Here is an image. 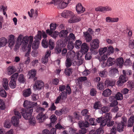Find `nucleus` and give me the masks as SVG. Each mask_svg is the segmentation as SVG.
<instances>
[{
    "instance_id": "obj_30",
    "label": "nucleus",
    "mask_w": 134,
    "mask_h": 134,
    "mask_svg": "<svg viewBox=\"0 0 134 134\" xmlns=\"http://www.w3.org/2000/svg\"><path fill=\"white\" fill-rule=\"evenodd\" d=\"M15 67L13 66H10L7 68L8 74L10 75L14 73L16 71L15 70Z\"/></svg>"
},
{
    "instance_id": "obj_63",
    "label": "nucleus",
    "mask_w": 134,
    "mask_h": 134,
    "mask_svg": "<svg viewBox=\"0 0 134 134\" xmlns=\"http://www.w3.org/2000/svg\"><path fill=\"white\" fill-rule=\"evenodd\" d=\"M35 120V118H34L33 116H32V118H31V119L29 120V122L31 125H35L36 122Z\"/></svg>"
},
{
    "instance_id": "obj_46",
    "label": "nucleus",
    "mask_w": 134,
    "mask_h": 134,
    "mask_svg": "<svg viewBox=\"0 0 134 134\" xmlns=\"http://www.w3.org/2000/svg\"><path fill=\"white\" fill-rule=\"evenodd\" d=\"M87 131V129L85 128H80L78 132V134H85Z\"/></svg>"
},
{
    "instance_id": "obj_45",
    "label": "nucleus",
    "mask_w": 134,
    "mask_h": 134,
    "mask_svg": "<svg viewBox=\"0 0 134 134\" xmlns=\"http://www.w3.org/2000/svg\"><path fill=\"white\" fill-rule=\"evenodd\" d=\"M0 96L4 98L7 97V95L6 92L3 88L0 89Z\"/></svg>"
},
{
    "instance_id": "obj_20",
    "label": "nucleus",
    "mask_w": 134,
    "mask_h": 134,
    "mask_svg": "<svg viewBox=\"0 0 134 134\" xmlns=\"http://www.w3.org/2000/svg\"><path fill=\"white\" fill-rule=\"evenodd\" d=\"M115 83V81L112 79H107L105 82V85L107 87H112L114 85Z\"/></svg>"
},
{
    "instance_id": "obj_24",
    "label": "nucleus",
    "mask_w": 134,
    "mask_h": 134,
    "mask_svg": "<svg viewBox=\"0 0 134 134\" xmlns=\"http://www.w3.org/2000/svg\"><path fill=\"white\" fill-rule=\"evenodd\" d=\"M134 122V116H131L127 121V127H131L133 126Z\"/></svg>"
},
{
    "instance_id": "obj_29",
    "label": "nucleus",
    "mask_w": 134,
    "mask_h": 134,
    "mask_svg": "<svg viewBox=\"0 0 134 134\" xmlns=\"http://www.w3.org/2000/svg\"><path fill=\"white\" fill-rule=\"evenodd\" d=\"M3 86L5 90H7L9 89L8 80L7 79L5 78L3 79Z\"/></svg>"
},
{
    "instance_id": "obj_5",
    "label": "nucleus",
    "mask_w": 134,
    "mask_h": 134,
    "mask_svg": "<svg viewBox=\"0 0 134 134\" xmlns=\"http://www.w3.org/2000/svg\"><path fill=\"white\" fill-rule=\"evenodd\" d=\"M42 46L45 48H47L49 47V49L51 50L53 49L55 46L54 42L52 41L51 39H49L48 42L47 40H44V39H43L42 42Z\"/></svg>"
},
{
    "instance_id": "obj_34",
    "label": "nucleus",
    "mask_w": 134,
    "mask_h": 134,
    "mask_svg": "<svg viewBox=\"0 0 134 134\" xmlns=\"http://www.w3.org/2000/svg\"><path fill=\"white\" fill-rule=\"evenodd\" d=\"M101 104L100 102L97 101H96L93 104V108L96 110L99 109L101 107Z\"/></svg>"
},
{
    "instance_id": "obj_17",
    "label": "nucleus",
    "mask_w": 134,
    "mask_h": 134,
    "mask_svg": "<svg viewBox=\"0 0 134 134\" xmlns=\"http://www.w3.org/2000/svg\"><path fill=\"white\" fill-rule=\"evenodd\" d=\"M89 48L86 43H83L82 44L81 51L83 54H85L88 53Z\"/></svg>"
},
{
    "instance_id": "obj_7",
    "label": "nucleus",
    "mask_w": 134,
    "mask_h": 134,
    "mask_svg": "<svg viewBox=\"0 0 134 134\" xmlns=\"http://www.w3.org/2000/svg\"><path fill=\"white\" fill-rule=\"evenodd\" d=\"M55 0V5H57L59 9H63L66 7L69 3V1L65 0Z\"/></svg>"
},
{
    "instance_id": "obj_43",
    "label": "nucleus",
    "mask_w": 134,
    "mask_h": 134,
    "mask_svg": "<svg viewBox=\"0 0 134 134\" xmlns=\"http://www.w3.org/2000/svg\"><path fill=\"white\" fill-rule=\"evenodd\" d=\"M66 44L67 43L65 42L60 40L59 41L57 45L62 49L65 46Z\"/></svg>"
},
{
    "instance_id": "obj_51",
    "label": "nucleus",
    "mask_w": 134,
    "mask_h": 134,
    "mask_svg": "<svg viewBox=\"0 0 134 134\" xmlns=\"http://www.w3.org/2000/svg\"><path fill=\"white\" fill-rule=\"evenodd\" d=\"M58 35L59 36V32L57 31H56L54 32H53V33L52 34L51 36L53 38L55 39Z\"/></svg>"
},
{
    "instance_id": "obj_6",
    "label": "nucleus",
    "mask_w": 134,
    "mask_h": 134,
    "mask_svg": "<svg viewBox=\"0 0 134 134\" xmlns=\"http://www.w3.org/2000/svg\"><path fill=\"white\" fill-rule=\"evenodd\" d=\"M33 109L32 108L29 110H26L24 109H22L21 112L22 116L26 120H29L31 118H32L33 116H32V114L33 112Z\"/></svg>"
},
{
    "instance_id": "obj_54",
    "label": "nucleus",
    "mask_w": 134,
    "mask_h": 134,
    "mask_svg": "<svg viewBox=\"0 0 134 134\" xmlns=\"http://www.w3.org/2000/svg\"><path fill=\"white\" fill-rule=\"evenodd\" d=\"M18 76V74L16 72L13 74L10 77V78H11V79H13V80H14L16 81Z\"/></svg>"
},
{
    "instance_id": "obj_19",
    "label": "nucleus",
    "mask_w": 134,
    "mask_h": 134,
    "mask_svg": "<svg viewBox=\"0 0 134 134\" xmlns=\"http://www.w3.org/2000/svg\"><path fill=\"white\" fill-rule=\"evenodd\" d=\"M83 34L86 42H90L92 39V36L87 31L84 32Z\"/></svg>"
},
{
    "instance_id": "obj_59",
    "label": "nucleus",
    "mask_w": 134,
    "mask_h": 134,
    "mask_svg": "<svg viewBox=\"0 0 134 134\" xmlns=\"http://www.w3.org/2000/svg\"><path fill=\"white\" fill-rule=\"evenodd\" d=\"M111 103H110V106L111 107H113L116 106V105H117L118 103L116 100H114V101H110Z\"/></svg>"
},
{
    "instance_id": "obj_61",
    "label": "nucleus",
    "mask_w": 134,
    "mask_h": 134,
    "mask_svg": "<svg viewBox=\"0 0 134 134\" xmlns=\"http://www.w3.org/2000/svg\"><path fill=\"white\" fill-rule=\"evenodd\" d=\"M114 51V49L112 46H110L108 47V49L107 53L108 54H110L111 53H113Z\"/></svg>"
},
{
    "instance_id": "obj_56",
    "label": "nucleus",
    "mask_w": 134,
    "mask_h": 134,
    "mask_svg": "<svg viewBox=\"0 0 134 134\" xmlns=\"http://www.w3.org/2000/svg\"><path fill=\"white\" fill-rule=\"evenodd\" d=\"M79 112L78 111H75L74 113V115L75 118L78 120H80V119L81 117L79 113Z\"/></svg>"
},
{
    "instance_id": "obj_42",
    "label": "nucleus",
    "mask_w": 134,
    "mask_h": 134,
    "mask_svg": "<svg viewBox=\"0 0 134 134\" xmlns=\"http://www.w3.org/2000/svg\"><path fill=\"white\" fill-rule=\"evenodd\" d=\"M16 81L14 80L11 79L9 83V86L12 88L14 89L16 85Z\"/></svg>"
},
{
    "instance_id": "obj_25",
    "label": "nucleus",
    "mask_w": 134,
    "mask_h": 134,
    "mask_svg": "<svg viewBox=\"0 0 134 134\" xmlns=\"http://www.w3.org/2000/svg\"><path fill=\"white\" fill-rule=\"evenodd\" d=\"M72 40L73 41L75 40V37L74 35L72 33H71L69 36L66 37L65 39V40L66 41H71Z\"/></svg>"
},
{
    "instance_id": "obj_37",
    "label": "nucleus",
    "mask_w": 134,
    "mask_h": 134,
    "mask_svg": "<svg viewBox=\"0 0 134 134\" xmlns=\"http://www.w3.org/2000/svg\"><path fill=\"white\" fill-rule=\"evenodd\" d=\"M82 42L80 40H78L76 41L75 43L74 44L75 45V47L77 49H79L81 48L82 47Z\"/></svg>"
},
{
    "instance_id": "obj_31",
    "label": "nucleus",
    "mask_w": 134,
    "mask_h": 134,
    "mask_svg": "<svg viewBox=\"0 0 134 134\" xmlns=\"http://www.w3.org/2000/svg\"><path fill=\"white\" fill-rule=\"evenodd\" d=\"M7 43V40L6 38L2 37L0 38V47L5 46Z\"/></svg>"
},
{
    "instance_id": "obj_27",
    "label": "nucleus",
    "mask_w": 134,
    "mask_h": 134,
    "mask_svg": "<svg viewBox=\"0 0 134 134\" xmlns=\"http://www.w3.org/2000/svg\"><path fill=\"white\" fill-rule=\"evenodd\" d=\"M18 80L20 83H24L26 81V79L23 74H21L18 76Z\"/></svg>"
},
{
    "instance_id": "obj_58",
    "label": "nucleus",
    "mask_w": 134,
    "mask_h": 134,
    "mask_svg": "<svg viewBox=\"0 0 134 134\" xmlns=\"http://www.w3.org/2000/svg\"><path fill=\"white\" fill-rule=\"evenodd\" d=\"M56 24L55 23H52L50 25V29L53 31L56 29Z\"/></svg>"
},
{
    "instance_id": "obj_53",
    "label": "nucleus",
    "mask_w": 134,
    "mask_h": 134,
    "mask_svg": "<svg viewBox=\"0 0 134 134\" xmlns=\"http://www.w3.org/2000/svg\"><path fill=\"white\" fill-rule=\"evenodd\" d=\"M92 54L88 52L86 53L85 56V59L87 60H91L92 58Z\"/></svg>"
},
{
    "instance_id": "obj_26",
    "label": "nucleus",
    "mask_w": 134,
    "mask_h": 134,
    "mask_svg": "<svg viewBox=\"0 0 134 134\" xmlns=\"http://www.w3.org/2000/svg\"><path fill=\"white\" fill-rule=\"evenodd\" d=\"M23 95L24 97H27L31 94V89L30 88L27 89L23 91Z\"/></svg>"
},
{
    "instance_id": "obj_4",
    "label": "nucleus",
    "mask_w": 134,
    "mask_h": 134,
    "mask_svg": "<svg viewBox=\"0 0 134 134\" xmlns=\"http://www.w3.org/2000/svg\"><path fill=\"white\" fill-rule=\"evenodd\" d=\"M14 114L16 116H13L11 118V122L14 126H17L19 123V119L21 117V115L19 112L16 109L14 110Z\"/></svg>"
},
{
    "instance_id": "obj_50",
    "label": "nucleus",
    "mask_w": 134,
    "mask_h": 134,
    "mask_svg": "<svg viewBox=\"0 0 134 134\" xmlns=\"http://www.w3.org/2000/svg\"><path fill=\"white\" fill-rule=\"evenodd\" d=\"M76 129L72 127H70L69 129V131L71 134H78V132H76Z\"/></svg>"
},
{
    "instance_id": "obj_13",
    "label": "nucleus",
    "mask_w": 134,
    "mask_h": 134,
    "mask_svg": "<svg viewBox=\"0 0 134 134\" xmlns=\"http://www.w3.org/2000/svg\"><path fill=\"white\" fill-rule=\"evenodd\" d=\"M115 125L116 124L117 130L118 132H121L123 131L125 124L123 122H121L120 123H119L117 121L115 122Z\"/></svg>"
},
{
    "instance_id": "obj_1",
    "label": "nucleus",
    "mask_w": 134,
    "mask_h": 134,
    "mask_svg": "<svg viewBox=\"0 0 134 134\" xmlns=\"http://www.w3.org/2000/svg\"><path fill=\"white\" fill-rule=\"evenodd\" d=\"M112 115L110 113L106 114L104 117L101 116L97 118L96 119L97 122L98 123H100L101 126H105L107 123L111 121L112 118Z\"/></svg>"
},
{
    "instance_id": "obj_47",
    "label": "nucleus",
    "mask_w": 134,
    "mask_h": 134,
    "mask_svg": "<svg viewBox=\"0 0 134 134\" xmlns=\"http://www.w3.org/2000/svg\"><path fill=\"white\" fill-rule=\"evenodd\" d=\"M107 50V48L106 47L104 48H101L99 49V53L100 55H101L103 54Z\"/></svg>"
},
{
    "instance_id": "obj_55",
    "label": "nucleus",
    "mask_w": 134,
    "mask_h": 134,
    "mask_svg": "<svg viewBox=\"0 0 134 134\" xmlns=\"http://www.w3.org/2000/svg\"><path fill=\"white\" fill-rule=\"evenodd\" d=\"M22 35H20L18 36L16 40V43L20 45L21 43H22Z\"/></svg>"
},
{
    "instance_id": "obj_39",
    "label": "nucleus",
    "mask_w": 134,
    "mask_h": 134,
    "mask_svg": "<svg viewBox=\"0 0 134 134\" xmlns=\"http://www.w3.org/2000/svg\"><path fill=\"white\" fill-rule=\"evenodd\" d=\"M72 69L71 68H66L64 70L65 74L68 76H70L71 74Z\"/></svg>"
},
{
    "instance_id": "obj_3",
    "label": "nucleus",
    "mask_w": 134,
    "mask_h": 134,
    "mask_svg": "<svg viewBox=\"0 0 134 134\" xmlns=\"http://www.w3.org/2000/svg\"><path fill=\"white\" fill-rule=\"evenodd\" d=\"M99 41L98 39L96 38L91 41L90 43L91 48L90 50L91 54H96L98 53L96 49L99 48Z\"/></svg>"
},
{
    "instance_id": "obj_52",
    "label": "nucleus",
    "mask_w": 134,
    "mask_h": 134,
    "mask_svg": "<svg viewBox=\"0 0 134 134\" xmlns=\"http://www.w3.org/2000/svg\"><path fill=\"white\" fill-rule=\"evenodd\" d=\"M56 109V107L54 103H52L51 106L48 109V110L52 111L55 110Z\"/></svg>"
},
{
    "instance_id": "obj_64",
    "label": "nucleus",
    "mask_w": 134,
    "mask_h": 134,
    "mask_svg": "<svg viewBox=\"0 0 134 134\" xmlns=\"http://www.w3.org/2000/svg\"><path fill=\"white\" fill-rule=\"evenodd\" d=\"M129 47L132 49H134V41H130L129 42Z\"/></svg>"
},
{
    "instance_id": "obj_18",
    "label": "nucleus",
    "mask_w": 134,
    "mask_h": 134,
    "mask_svg": "<svg viewBox=\"0 0 134 134\" xmlns=\"http://www.w3.org/2000/svg\"><path fill=\"white\" fill-rule=\"evenodd\" d=\"M87 80V78L85 76L81 77L76 80V83L77 85H79V88H81L82 87V82Z\"/></svg>"
},
{
    "instance_id": "obj_15",
    "label": "nucleus",
    "mask_w": 134,
    "mask_h": 134,
    "mask_svg": "<svg viewBox=\"0 0 134 134\" xmlns=\"http://www.w3.org/2000/svg\"><path fill=\"white\" fill-rule=\"evenodd\" d=\"M66 92L65 91H63L62 93L61 96L62 99H63L64 98H66L67 96V94L68 93L69 94H70L71 92V91L70 87L69 84H67L66 88Z\"/></svg>"
},
{
    "instance_id": "obj_41",
    "label": "nucleus",
    "mask_w": 134,
    "mask_h": 134,
    "mask_svg": "<svg viewBox=\"0 0 134 134\" xmlns=\"http://www.w3.org/2000/svg\"><path fill=\"white\" fill-rule=\"evenodd\" d=\"M117 64L118 65H119L120 67H121L123 64L124 60L122 57L119 58L117 59Z\"/></svg>"
},
{
    "instance_id": "obj_44",
    "label": "nucleus",
    "mask_w": 134,
    "mask_h": 134,
    "mask_svg": "<svg viewBox=\"0 0 134 134\" xmlns=\"http://www.w3.org/2000/svg\"><path fill=\"white\" fill-rule=\"evenodd\" d=\"M75 45L73 43L72 41H69L68 44V50L71 51L74 47Z\"/></svg>"
},
{
    "instance_id": "obj_40",
    "label": "nucleus",
    "mask_w": 134,
    "mask_h": 134,
    "mask_svg": "<svg viewBox=\"0 0 134 134\" xmlns=\"http://www.w3.org/2000/svg\"><path fill=\"white\" fill-rule=\"evenodd\" d=\"M72 61L70 58H67L66 60L65 66L67 68L70 67L72 64Z\"/></svg>"
},
{
    "instance_id": "obj_9",
    "label": "nucleus",
    "mask_w": 134,
    "mask_h": 134,
    "mask_svg": "<svg viewBox=\"0 0 134 134\" xmlns=\"http://www.w3.org/2000/svg\"><path fill=\"white\" fill-rule=\"evenodd\" d=\"M37 105V102H32L27 100H25L23 104L24 107L27 109H30Z\"/></svg>"
},
{
    "instance_id": "obj_12",
    "label": "nucleus",
    "mask_w": 134,
    "mask_h": 134,
    "mask_svg": "<svg viewBox=\"0 0 134 134\" xmlns=\"http://www.w3.org/2000/svg\"><path fill=\"white\" fill-rule=\"evenodd\" d=\"M70 18V19L68 20V22L70 23H73L78 22L81 20V18L75 15L72 12V14L71 15Z\"/></svg>"
},
{
    "instance_id": "obj_2",
    "label": "nucleus",
    "mask_w": 134,
    "mask_h": 134,
    "mask_svg": "<svg viewBox=\"0 0 134 134\" xmlns=\"http://www.w3.org/2000/svg\"><path fill=\"white\" fill-rule=\"evenodd\" d=\"M45 110L44 108L41 107L37 108L36 110V111L38 113H39V114L37 115L36 119L39 121L40 122H43L48 117L47 114H43V112Z\"/></svg>"
},
{
    "instance_id": "obj_11",
    "label": "nucleus",
    "mask_w": 134,
    "mask_h": 134,
    "mask_svg": "<svg viewBox=\"0 0 134 134\" xmlns=\"http://www.w3.org/2000/svg\"><path fill=\"white\" fill-rule=\"evenodd\" d=\"M128 80V78L126 76L120 75L119 80L117 82V84L119 87L122 86L124 83Z\"/></svg>"
},
{
    "instance_id": "obj_21",
    "label": "nucleus",
    "mask_w": 134,
    "mask_h": 134,
    "mask_svg": "<svg viewBox=\"0 0 134 134\" xmlns=\"http://www.w3.org/2000/svg\"><path fill=\"white\" fill-rule=\"evenodd\" d=\"M72 14V12L69 10H64L62 14V16L63 17L68 18Z\"/></svg>"
},
{
    "instance_id": "obj_38",
    "label": "nucleus",
    "mask_w": 134,
    "mask_h": 134,
    "mask_svg": "<svg viewBox=\"0 0 134 134\" xmlns=\"http://www.w3.org/2000/svg\"><path fill=\"white\" fill-rule=\"evenodd\" d=\"M115 99L117 100H121L123 99V96L122 93L118 92L115 95Z\"/></svg>"
},
{
    "instance_id": "obj_49",
    "label": "nucleus",
    "mask_w": 134,
    "mask_h": 134,
    "mask_svg": "<svg viewBox=\"0 0 134 134\" xmlns=\"http://www.w3.org/2000/svg\"><path fill=\"white\" fill-rule=\"evenodd\" d=\"M5 108V105L3 100L0 99V109L2 110Z\"/></svg>"
},
{
    "instance_id": "obj_33",
    "label": "nucleus",
    "mask_w": 134,
    "mask_h": 134,
    "mask_svg": "<svg viewBox=\"0 0 134 134\" xmlns=\"http://www.w3.org/2000/svg\"><path fill=\"white\" fill-rule=\"evenodd\" d=\"M11 125V122L9 119L5 120L4 123V126L6 128H9Z\"/></svg>"
},
{
    "instance_id": "obj_28",
    "label": "nucleus",
    "mask_w": 134,
    "mask_h": 134,
    "mask_svg": "<svg viewBox=\"0 0 134 134\" xmlns=\"http://www.w3.org/2000/svg\"><path fill=\"white\" fill-rule=\"evenodd\" d=\"M114 59L110 57L108 59L106 63H103V64H104L105 65H107L108 66H112L114 64Z\"/></svg>"
},
{
    "instance_id": "obj_32",
    "label": "nucleus",
    "mask_w": 134,
    "mask_h": 134,
    "mask_svg": "<svg viewBox=\"0 0 134 134\" xmlns=\"http://www.w3.org/2000/svg\"><path fill=\"white\" fill-rule=\"evenodd\" d=\"M111 92L112 91L109 89H107L103 91L102 95L104 97H108L111 94Z\"/></svg>"
},
{
    "instance_id": "obj_10",
    "label": "nucleus",
    "mask_w": 134,
    "mask_h": 134,
    "mask_svg": "<svg viewBox=\"0 0 134 134\" xmlns=\"http://www.w3.org/2000/svg\"><path fill=\"white\" fill-rule=\"evenodd\" d=\"M44 84V82L41 80H37L36 81L34 85V88L35 90H40L43 87Z\"/></svg>"
},
{
    "instance_id": "obj_60",
    "label": "nucleus",
    "mask_w": 134,
    "mask_h": 134,
    "mask_svg": "<svg viewBox=\"0 0 134 134\" xmlns=\"http://www.w3.org/2000/svg\"><path fill=\"white\" fill-rule=\"evenodd\" d=\"M95 119L94 118L90 119L89 121L90 125H96V124L95 122Z\"/></svg>"
},
{
    "instance_id": "obj_23",
    "label": "nucleus",
    "mask_w": 134,
    "mask_h": 134,
    "mask_svg": "<svg viewBox=\"0 0 134 134\" xmlns=\"http://www.w3.org/2000/svg\"><path fill=\"white\" fill-rule=\"evenodd\" d=\"M68 34V32L67 30H63L59 33V36L61 38H64L66 37H67V36Z\"/></svg>"
},
{
    "instance_id": "obj_35",
    "label": "nucleus",
    "mask_w": 134,
    "mask_h": 134,
    "mask_svg": "<svg viewBox=\"0 0 134 134\" xmlns=\"http://www.w3.org/2000/svg\"><path fill=\"white\" fill-rule=\"evenodd\" d=\"M105 84L103 83L102 82H99L98 83L97 86V88L98 89L100 90H103L105 88Z\"/></svg>"
},
{
    "instance_id": "obj_57",
    "label": "nucleus",
    "mask_w": 134,
    "mask_h": 134,
    "mask_svg": "<svg viewBox=\"0 0 134 134\" xmlns=\"http://www.w3.org/2000/svg\"><path fill=\"white\" fill-rule=\"evenodd\" d=\"M9 38L8 40V42L10 43H14V38L15 36L13 35H11L9 36Z\"/></svg>"
},
{
    "instance_id": "obj_36",
    "label": "nucleus",
    "mask_w": 134,
    "mask_h": 134,
    "mask_svg": "<svg viewBox=\"0 0 134 134\" xmlns=\"http://www.w3.org/2000/svg\"><path fill=\"white\" fill-rule=\"evenodd\" d=\"M51 122H50L51 126L54 125V123L56 121L57 118L56 116L54 115H53L50 117Z\"/></svg>"
},
{
    "instance_id": "obj_22",
    "label": "nucleus",
    "mask_w": 134,
    "mask_h": 134,
    "mask_svg": "<svg viewBox=\"0 0 134 134\" xmlns=\"http://www.w3.org/2000/svg\"><path fill=\"white\" fill-rule=\"evenodd\" d=\"M36 74V71L35 69H32L29 71L28 72V75L29 76V79H31L34 77Z\"/></svg>"
},
{
    "instance_id": "obj_14",
    "label": "nucleus",
    "mask_w": 134,
    "mask_h": 134,
    "mask_svg": "<svg viewBox=\"0 0 134 134\" xmlns=\"http://www.w3.org/2000/svg\"><path fill=\"white\" fill-rule=\"evenodd\" d=\"M109 75L112 77H117L119 76L118 69L115 68H112L109 71Z\"/></svg>"
},
{
    "instance_id": "obj_48",
    "label": "nucleus",
    "mask_w": 134,
    "mask_h": 134,
    "mask_svg": "<svg viewBox=\"0 0 134 134\" xmlns=\"http://www.w3.org/2000/svg\"><path fill=\"white\" fill-rule=\"evenodd\" d=\"M22 42L25 45H26L28 44L29 42L28 37L27 36L24 37L22 40Z\"/></svg>"
},
{
    "instance_id": "obj_16",
    "label": "nucleus",
    "mask_w": 134,
    "mask_h": 134,
    "mask_svg": "<svg viewBox=\"0 0 134 134\" xmlns=\"http://www.w3.org/2000/svg\"><path fill=\"white\" fill-rule=\"evenodd\" d=\"M76 10L78 14H81L83 13L85 11V8L82 6L80 3H79L76 5Z\"/></svg>"
},
{
    "instance_id": "obj_62",
    "label": "nucleus",
    "mask_w": 134,
    "mask_h": 134,
    "mask_svg": "<svg viewBox=\"0 0 134 134\" xmlns=\"http://www.w3.org/2000/svg\"><path fill=\"white\" fill-rule=\"evenodd\" d=\"M62 48L57 45L55 49V51L57 54H59L62 51Z\"/></svg>"
},
{
    "instance_id": "obj_8",
    "label": "nucleus",
    "mask_w": 134,
    "mask_h": 134,
    "mask_svg": "<svg viewBox=\"0 0 134 134\" xmlns=\"http://www.w3.org/2000/svg\"><path fill=\"white\" fill-rule=\"evenodd\" d=\"M41 31H38L37 34L34 38L35 42L33 43L32 46V48L34 49H37L38 47V45L39 44V41L41 40Z\"/></svg>"
}]
</instances>
